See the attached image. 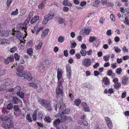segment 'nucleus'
I'll return each instance as SVG.
<instances>
[{"instance_id":"5fc2aeb1","label":"nucleus","mask_w":129,"mask_h":129,"mask_svg":"<svg viewBox=\"0 0 129 129\" xmlns=\"http://www.w3.org/2000/svg\"><path fill=\"white\" fill-rule=\"evenodd\" d=\"M108 75L109 76L112 75L113 76H115L114 74H112V71L111 70H110L108 72Z\"/></svg>"},{"instance_id":"79ce46f5","label":"nucleus","mask_w":129,"mask_h":129,"mask_svg":"<svg viewBox=\"0 0 129 129\" xmlns=\"http://www.w3.org/2000/svg\"><path fill=\"white\" fill-rule=\"evenodd\" d=\"M44 120L45 121L48 122H50L51 121V119L48 116H46L45 117Z\"/></svg>"},{"instance_id":"603ef678","label":"nucleus","mask_w":129,"mask_h":129,"mask_svg":"<svg viewBox=\"0 0 129 129\" xmlns=\"http://www.w3.org/2000/svg\"><path fill=\"white\" fill-rule=\"evenodd\" d=\"M105 19L103 17H101L100 19L99 22L101 24H103L105 21Z\"/></svg>"},{"instance_id":"3c124183","label":"nucleus","mask_w":129,"mask_h":129,"mask_svg":"<svg viewBox=\"0 0 129 129\" xmlns=\"http://www.w3.org/2000/svg\"><path fill=\"white\" fill-rule=\"evenodd\" d=\"M122 50L124 53H127L128 52V49L125 46H124L122 48Z\"/></svg>"},{"instance_id":"f03ea898","label":"nucleus","mask_w":129,"mask_h":129,"mask_svg":"<svg viewBox=\"0 0 129 129\" xmlns=\"http://www.w3.org/2000/svg\"><path fill=\"white\" fill-rule=\"evenodd\" d=\"M54 16V14L52 13L45 16L42 23L44 24H46L48 21L51 20Z\"/></svg>"},{"instance_id":"a18cd8bd","label":"nucleus","mask_w":129,"mask_h":129,"mask_svg":"<svg viewBox=\"0 0 129 129\" xmlns=\"http://www.w3.org/2000/svg\"><path fill=\"white\" fill-rule=\"evenodd\" d=\"M1 126L2 127H3V128L5 129H9L7 124H6L5 123H3L2 124Z\"/></svg>"},{"instance_id":"cd10ccee","label":"nucleus","mask_w":129,"mask_h":129,"mask_svg":"<svg viewBox=\"0 0 129 129\" xmlns=\"http://www.w3.org/2000/svg\"><path fill=\"white\" fill-rule=\"evenodd\" d=\"M114 86L115 88H119L121 86L120 83L119 82H117L114 84Z\"/></svg>"},{"instance_id":"49530a36","label":"nucleus","mask_w":129,"mask_h":129,"mask_svg":"<svg viewBox=\"0 0 129 129\" xmlns=\"http://www.w3.org/2000/svg\"><path fill=\"white\" fill-rule=\"evenodd\" d=\"M58 21L59 23L62 24L64 22V20L61 18H59Z\"/></svg>"},{"instance_id":"4be33fe9","label":"nucleus","mask_w":129,"mask_h":129,"mask_svg":"<svg viewBox=\"0 0 129 129\" xmlns=\"http://www.w3.org/2000/svg\"><path fill=\"white\" fill-rule=\"evenodd\" d=\"M7 125L9 129L13 127L14 126L13 122L11 120H10L9 123H8Z\"/></svg>"},{"instance_id":"0e129e2a","label":"nucleus","mask_w":129,"mask_h":129,"mask_svg":"<svg viewBox=\"0 0 129 129\" xmlns=\"http://www.w3.org/2000/svg\"><path fill=\"white\" fill-rule=\"evenodd\" d=\"M106 33L107 35L108 36H110L112 34L111 29L107 30Z\"/></svg>"},{"instance_id":"864d4df0","label":"nucleus","mask_w":129,"mask_h":129,"mask_svg":"<svg viewBox=\"0 0 129 129\" xmlns=\"http://www.w3.org/2000/svg\"><path fill=\"white\" fill-rule=\"evenodd\" d=\"M3 44L5 43H9V42L8 40L6 39H2Z\"/></svg>"},{"instance_id":"37998d69","label":"nucleus","mask_w":129,"mask_h":129,"mask_svg":"<svg viewBox=\"0 0 129 129\" xmlns=\"http://www.w3.org/2000/svg\"><path fill=\"white\" fill-rule=\"evenodd\" d=\"M42 117V114L40 112H39L38 116V119L40 120H41L43 118Z\"/></svg>"},{"instance_id":"a19ab883","label":"nucleus","mask_w":129,"mask_h":129,"mask_svg":"<svg viewBox=\"0 0 129 129\" xmlns=\"http://www.w3.org/2000/svg\"><path fill=\"white\" fill-rule=\"evenodd\" d=\"M124 22L129 25V18L127 17H126L125 18Z\"/></svg>"},{"instance_id":"f3484780","label":"nucleus","mask_w":129,"mask_h":129,"mask_svg":"<svg viewBox=\"0 0 129 129\" xmlns=\"http://www.w3.org/2000/svg\"><path fill=\"white\" fill-rule=\"evenodd\" d=\"M122 84L124 85L126 84L128 80V78L127 76H124L122 78Z\"/></svg>"},{"instance_id":"f8f14e48","label":"nucleus","mask_w":129,"mask_h":129,"mask_svg":"<svg viewBox=\"0 0 129 129\" xmlns=\"http://www.w3.org/2000/svg\"><path fill=\"white\" fill-rule=\"evenodd\" d=\"M38 68L41 72H43L44 71V65L41 63H39L38 64Z\"/></svg>"},{"instance_id":"338daca9","label":"nucleus","mask_w":129,"mask_h":129,"mask_svg":"<svg viewBox=\"0 0 129 129\" xmlns=\"http://www.w3.org/2000/svg\"><path fill=\"white\" fill-rule=\"evenodd\" d=\"M82 123V125H83L85 126H87L88 125V123L86 121H83Z\"/></svg>"},{"instance_id":"4468645a","label":"nucleus","mask_w":129,"mask_h":129,"mask_svg":"<svg viewBox=\"0 0 129 129\" xmlns=\"http://www.w3.org/2000/svg\"><path fill=\"white\" fill-rule=\"evenodd\" d=\"M63 90L59 87H57L56 89V93L57 97L60 94H62Z\"/></svg>"},{"instance_id":"8fccbe9b","label":"nucleus","mask_w":129,"mask_h":129,"mask_svg":"<svg viewBox=\"0 0 129 129\" xmlns=\"http://www.w3.org/2000/svg\"><path fill=\"white\" fill-rule=\"evenodd\" d=\"M114 49H115V51L117 53L121 51V49L118 48L117 47H114Z\"/></svg>"},{"instance_id":"bf43d9fd","label":"nucleus","mask_w":129,"mask_h":129,"mask_svg":"<svg viewBox=\"0 0 129 129\" xmlns=\"http://www.w3.org/2000/svg\"><path fill=\"white\" fill-rule=\"evenodd\" d=\"M6 73L5 70H3L0 71V76L4 75Z\"/></svg>"},{"instance_id":"a878e982","label":"nucleus","mask_w":129,"mask_h":129,"mask_svg":"<svg viewBox=\"0 0 129 129\" xmlns=\"http://www.w3.org/2000/svg\"><path fill=\"white\" fill-rule=\"evenodd\" d=\"M69 112V110L68 109H67L65 108V109H64L62 111L61 113L62 115L64 114H68Z\"/></svg>"},{"instance_id":"aec40b11","label":"nucleus","mask_w":129,"mask_h":129,"mask_svg":"<svg viewBox=\"0 0 129 129\" xmlns=\"http://www.w3.org/2000/svg\"><path fill=\"white\" fill-rule=\"evenodd\" d=\"M61 123L60 120V118H58L57 119L55 120L53 122V124L56 126L60 123Z\"/></svg>"},{"instance_id":"f257e3e1","label":"nucleus","mask_w":129,"mask_h":129,"mask_svg":"<svg viewBox=\"0 0 129 129\" xmlns=\"http://www.w3.org/2000/svg\"><path fill=\"white\" fill-rule=\"evenodd\" d=\"M38 102L42 106L48 110L50 111L52 110L50 102L46 100L43 99H38Z\"/></svg>"},{"instance_id":"9b49d317","label":"nucleus","mask_w":129,"mask_h":129,"mask_svg":"<svg viewBox=\"0 0 129 129\" xmlns=\"http://www.w3.org/2000/svg\"><path fill=\"white\" fill-rule=\"evenodd\" d=\"M83 108V110L85 111H90V110L86 103L84 102H82L81 104Z\"/></svg>"},{"instance_id":"a211bd4d","label":"nucleus","mask_w":129,"mask_h":129,"mask_svg":"<svg viewBox=\"0 0 129 129\" xmlns=\"http://www.w3.org/2000/svg\"><path fill=\"white\" fill-rule=\"evenodd\" d=\"M1 119L2 121H8L10 120V119L9 117L3 115L1 117Z\"/></svg>"},{"instance_id":"393cba45","label":"nucleus","mask_w":129,"mask_h":129,"mask_svg":"<svg viewBox=\"0 0 129 129\" xmlns=\"http://www.w3.org/2000/svg\"><path fill=\"white\" fill-rule=\"evenodd\" d=\"M75 104L77 106H78L81 103V101L79 99H76L74 102Z\"/></svg>"},{"instance_id":"680f3d73","label":"nucleus","mask_w":129,"mask_h":129,"mask_svg":"<svg viewBox=\"0 0 129 129\" xmlns=\"http://www.w3.org/2000/svg\"><path fill=\"white\" fill-rule=\"evenodd\" d=\"M71 72H67V78L70 79V78L71 76Z\"/></svg>"},{"instance_id":"0eeeda50","label":"nucleus","mask_w":129,"mask_h":129,"mask_svg":"<svg viewBox=\"0 0 129 129\" xmlns=\"http://www.w3.org/2000/svg\"><path fill=\"white\" fill-rule=\"evenodd\" d=\"M62 114H61L60 113H59L57 114H56L55 115V117H58L60 116L61 117L59 118H60V120L61 122H64L66 120V116L63 115L61 116Z\"/></svg>"},{"instance_id":"e2e57ef3","label":"nucleus","mask_w":129,"mask_h":129,"mask_svg":"<svg viewBox=\"0 0 129 129\" xmlns=\"http://www.w3.org/2000/svg\"><path fill=\"white\" fill-rule=\"evenodd\" d=\"M26 11V10L25 9H23L21 10L20 11L21 14V15H23L25 14Z\"/></svg>"},{"instance_id":"72a5a7b5","label":"nucleus","mask_w":129,"mask_h":129,"mask_svg":"<svg viewBox=\"0 0 129 129\" xmlns=\"http://www.w3.org/2000/svg\"><path fill=\"white\" fill-rule=\"evenodd\" d=\"M26 118L27 120L29 122H31L32 121L31 118L30 116V115L29 114H28L27 115L26 117Z\"/></svg>"},{"instance_id":"6ab92c4d","label":"nucleus","mask_w":129,"mask_h":129,"mask_svg":"<svg viewBox=\"0 0 129 129\" xmlns=\"http://www.w3.org/2000/svg\"><path fill=\"white\" fill-rule=\"evenodd\" d=\"M62 3L63 5H64L71 6L72 5L71 3H69V2L68 1V0H64Z\"/></svg>"},{"instance_id":"b1692460","label":"nucleus","mask_w":129,"mask_h":129,"mask_svg":"<svg viewBox=\"0 0 129 129\" xmlns=\"http://www.w3.org/2000/svg\"><path fill=\"white\" fill-rule=\"evenodd\" d=\"M17 95L21 98H23L24 97V93L22 92H19L17 91Z\"/></svg>"},{"instance_id":"774afa93","label":"nucleus","mask_w":129,"mask_h":129,"mask_svg":"<svg viewBox=\"0 0 129 129\" xmlns=\"http://www.w3.org/2000/svg\"><path fill=\"white\" fill-rule=\"evenodd\" d=\"M126 91H124L122 93L121 95V97L123 98H124L126 96Z\"/></svg>"},{"instance_id":"39448f33","label":"nucleus","mask_w":129,"mask_h":129,"mask_svg":"<svg viewBox=\"0 0 129 129\" xmlns=\"http://www.w3.org/2000/svg\"><path fill=\"white\" fill-rule=\"evenodd\" d=\"M58 112H62V111L65 109V105L62 101H59L58 103Z\"/></svg>"},{"instance_id":"e433bc0d","label":"nucleus","mask_w":129,"mask_h":129,"mask_svg":"<svg viewBox=\"0 0 129 129\" xmlns=\"http://www.w3.org/2000/svg\"><path fill=\"white\" fill-rule=\"evenodd\" d=\"M85 86H86L87 88H90L92 89V87L91 85L89 84H87L86 83H84L83 84Z\"/></svg>"},{"instance_id":"58836bf2","label":"nucleus","mask_w":129,"mask_h":129,"mask_svg":"<svg viewBox=\"0 0 129 129\" xmlns=\"http://www.w3.org/2000/svg\"><path fill=\"white\" fill-rule=\"evenodd\" d=\"M32 119L34 121H35L37 119L36 113L35 112L33 114L32 116Z\"/></svg>"},{"instance_id":"9d476101","label":"nucleus","mask_w":129,"mask_h":129,"mask_svg":"<svg viewBox=\"0 0 129 129\" xmlns=\"http://www.w3.org/2000/svg\"><path fill=\"white\" fill-rule=\"evenodd\" d=\"M12 102L13 104H17L21 102V101L18 98L16 97H14L12 98Z\"/></svg>"},{"instance_id":"69168bd1","label":"nucleus","mask_w":129,"mask_h":129,"mask_svg":"<svg viewBox=\"0 0 129 129\" xmlns=\"http://www.w3.org/2000/svg\"><path fill=\"white\" fill-rule=\"evenodd\" d=\"M81 47L83 49H85L86 48V45L84 44H82L81 45Z\"/></svg>"},{"instance_id":"c85d7f7f","label":"nucleus","mask_w":129,"mask_h":129,"mask_svg":"<svg viewBox=\"0 0 129 129\" xmlns=\"http://www.w3.org/2000/svg\"><path fill=\"white\" fill-rule=\"evenodd\" d=\"M71 46V47L72 48H74L76 46V43L74 41H72L70 42Z\"/></svg>"},{"instance_id":"6e6d98bb","label":"nucleus","mask_w":129,"mask_h":129,"mask_svg":"<svg viewBox=\"0 0 129 129\" xmlns=\"http://www.w3.org/2000/svg\"><path fill=\"white\" fill-rule=\"evenodd\" d=\"M29 21L30 20H29V18H27L23 23L25 25V26H26L29 23Z\"/></svg>"},{"instance_id":"2eb2a0df","label":"nucleus","mask_w":129,"mask_h":129,"mask_svg":"<svg viewBox=\"0 0 129 129\" xmlns=\"http://www.w3.org/2000/svg\"><path fill=\"white\" fill-rule=\"evenodd\" d=\"M49 31V29H46L41 34V38H44L45 36L47 35Z\"/></svg>"},{"instance_id":"20e7f679","label":"nucleus","mask_w":129,"mask_h":129,"mask_svg":"<svg viewBox=\"0 0 129 129\" xmlns=\"http://www.w3.org/2000/svg\"><path fill=\"white\" fill-rule=\"evenodd\" d=\"M15 34V36L19 40H21L22 38H23V34L21 33L20 31H15L14 30V32L13 31L12 34L13 35H14Z\"/></svg>"},{"instance_id":"dca6fc26","label":"nucleus","mask_w":129,"mask_h":129,"mask_svg":"<svg viewBox=\"0 0 129 129\" xmlns=\"http://www.w3.org/2000/svg\"><path fill=\"white\" fill-rule=\"evenodd\" d=\"M81 31L83 33H85L87 35L89 34L90 31V29L87 27L82 29Z\"/></svg>"},{"instance_id":"4d7b16f0","label":"nucleus","mask_w":129,"mask_h":129,"mask_svg":"<svg viewBox=\"0 0 129 129\" xmlns=\"http://www.w3.org/2000/svg\"><path fill=\"white\" fill-rule=\"evenodd\" d=\"M27 52L29 55H31L33 53V50L31 49H27Z\"/></svg>"},{"instance_id":"423d86ee","label":"nucleus","mask_w":129,"mask_h":129,"mask_svg":"<svg viewBox=\"0 0 129 129\" xmlns=\"http://www.w3.org/2000/svg\"><path fill=\"white\" fill-rule=\"evenodd\" d=\"M16 27L17 29L19 30H23V29H24V32H25V33H26V29L27 27L23 23H19L16 25Z\"/></svg>"},{"instance_id":"5701e85b","label":"nucleus","mask_w":129,"mask_h":129,"mask_svg":"<svg viewBox=\"0 0 129 129\" xmlns=\"http://www.w3.org/2000/svg\"><path fill=\"white\" fill-rule=\"evenodd\" d=\"M64 38L62 36H60L58 38V41L59 42L62 43L64 41Z\"/></svg>"},{"instance_id":"1a4fd4ad","label":"nucleus","mask_w":129,"mask_h":129,"mask_svg":"<svg viewBox=\"0 0 129 129\" xmlns=\"http://www.w3.org/2000/svg\"><path fill=\"white\" fill-rule=\"evenodd\" d=\"M14 60V59L13 56H10L8 57L7 59L5 60L4 62L6 64H8L10 62L13 61Z\"/></svg>"},{"instance_id":"4c0bfd02","label":"nucleus","mask_w":129,"mask_h":129,"mask_svg":"<svg viewBox=\"0 0 129 129\" xmlns=\"http://www.w3.org/2000/svg\"><path fill=\"white\" fill-rule=\"evenodd\" d=\"M18 9H16L15 11H14L12 12L11 15H15L18 14Z\"/></svg>"},{"instance_id":"de8ad7c7","label":"nucleus","mask_w":129,"mask_h":129,"mask_svg":"<svg viewBox=\"0 0 129 129\" xmlns=\"http://www.w3.org/2000/svg\"><path fill=\"white\" fill-rule=\"evenodd\" d=\"M29 85L30 86L34 87L35 88H37L38 87V86L37 84L33 83H30Z\"/></svg>"},{"instance_id":"c756f323","label":"nucleus","mask_w":129,"mask_h":129,"mask_svg":"<svg viewBox=\"0 0 129 129\" xmlns=\"http://www.w3.org/2000/svg\"><path fill=\"white\" fill-rule=\"evenodd\" d=\"M62 77L61 73L60 71H58L57 73V77L58 80L60 79Z\"/></svg>"},{"instance_id":"f704fd0d","label":"nucleus","mask_w":129,"mask_h":129,"mask_svg":"<svg viewBox=\"0 0 129 129\" xmlns=\"http://www.w3.org/2000/svg\"><path fill=\"white\" fill-rule=\"evenodd\" d=\"M17 48L15 46L11 48L10 50V52H11L14 53L17 50Z\"/></svg>"},{"instance_id":"6e6552de","label":"nucleus","mask_w":129,"mask_h":129,"mask_svg":"<svg viewBox=\"0 0 129 129\" xmlns=\"http://www.w3.org/2000/svg\"><path fill=\"white\" fill-rule=\"evenodd\" d=\"M23 74V77L25 79L28 80H31L32 77L31 76V74L29 72L26 73L24 72Z\"/></svg>"},{"instance_id":"ea45409f","label":"nucleus","mask_w":129,"mask_h":129,"mask_svg":"<svg viewBox=\"0 0 129 129\" xmlns=\"http://www.w3.org/2000/svg\"><path fill=\"white\" fill-rule=\"evenodd\" d=\"M13 105L11 103L8 104L7 105V108L9 110L13 108Z\"/></svg>"},{"instance_id":"ddd939ff","label":"nucleus","mask_w":129,"mask_h":129,"mask_svg":"<svg viewBox=\"0 0 129 129\" xmlns=\"http://www.w3.org/2000/svg\"><path fill=\"white\" fill-rule=\"evenodd\" d=\"M23 69H18L16 72L17 74L19 76L23 77V74H24V72H23Z\"/></svg>"},{"instance_id":"7c9ffc66","label":"nucleus","mask_w":129,"mask_h":129,"mask_svg":"<svg viewBox=\"0 0 129 129\" xmlns=\"http://www.w3.org/2000/svg\"><path fill=\"white\" fill-rule=\"evenodd\" d=\"M80 53L82 56H85L86 55V52L85 50L82 49L81 50Z\"/></svg>"},{"instance_id":"c9c22d12","label":"nucleus","mask_w":129,"mask_h":129,"mask_svg":"<svg viewBox=\"0 0 129 129\" xmlns=\"http://www.w3.org/2000/svg\"><path fill=\"white\" fill-rule=\"evenodd\" d=\"M14 110L16 111H17L19 110V106L18 105H14L13 107Z\"/></svg>"},{"instance_id":"473e14b6","label":"nucleus","mask_w":129,"mask_h":129,"mask_svg":"<svg viewBox=\"0 0 129 129\" xmlns=\"http://www.w3.org/2000/svg\"><path fill=\"white\" fill-rule=\"evenodd\" d=\"M96 40V38L94 37L91 36L89 38V41L90 42H92L95 41Z\"/></svg>"},{"instance_id":"09e8293b","label":"nucleus","mask_w":129,"mask_h":129,"mask_svg":"<svg viewBox=\"0 0 129 129\" xmlns=\"http://www.w3.org/2000/svg\"><path fill=\"white\" fill-rule=\"evenodd\" d=\"M122 71V69L121 68H119L116 70V73L119 75L121 73V72Z\"/></svg>"},{"instance_id":"7ed1b4c3","label":"nucleus","mask_w":129,"mask_h":129,"mask_svg":"<svg viewBox=\"0 0 129 129\" xmlns=\"http://www.w3.org/2000/svg\"><path fill=\"white\" fill-rule=\"evenodd\" d=\"M82 63L84 66L88 67L91 65V61L90 59L86 58L83 60Z\"/></svg>"},{"instance_id":"2f4dec72","label":"nucleus","mask_w":129,"mask_h":129,"mask_svg":"<svg viewBox=\"0 0 129 129\" xmlns=\"http://www.w3.org/2000/svg\"><path fill=\"white\" fill-rule=\"evenodd\" d=\"M20 56L18 54L15 53L14 55V57L16 60H18L20 58Z\"/></svg>"},{"instance_id":"c03bdc74","label":"nucleus","mask_w":129,"mask_h":129,"mask_svg":"<svg viewBox=\"0 0 129 129\" xmlns=\"http://www.w3.org/2000/svg\"><path fill=\"white\" fill-rule=\"evenodd\" d=\"M13 0H7L6 2L7 6L9 7L10 5L11 4Z\"/></svg>"},{"instance_id":"412c9836","label":"nucleus","mask_w":129,"mask_h":129,"mask_svg":"<svg viewBox=\"0 0 129 129\" xmlns=\"http://www.w3.org/2000/svg\"><path fill=\"white\" fill-rule=\"evenodd\" d=\"M103 81L104 83L106 85H108L109 84L110 82L109 81L108 78L107 77H105L103 79Z\"/></svg>"},{"instance_id":"bb28decb","label":"nucleus","mask_w":129,"mask_h":129,"mask_svg":"<svg viewBox=\"0 0 129 129\" xmlns=\"http://www.w3.org/2000/svg\"><path fill=\"white\" fill-rule=\"evenodd\" d=\"M39 42V44H38V45H37L36 46V49H40V48H41L42 47V43L41 41Z\"/></svg>"},{"instance_id":"052dcab7","label":"nucleus","mask_w":129,"mask_h":129,"mask_svg":"<svg viewBox=\"0 0 129 129\" xmlns=\"http://www.w3.org/2000/svg\"><path fill=\"white\" fill-rule=\"evenodd\" d=\"M107 125L109 128L111 129L112 127V121L107 123Z\"/></svg>"},{"instance_id":"13d9d810","label":"nucleus","mask_w":129,"mask_h":129,"mask_svg":"<svg viewBox=\"0 0 129 129\" xmlns=\"http://www.w3.org/2000/svg\"><path fill=\"white\" fill-rule=\"evenodd\" d=\"M67 71V72H71V68L69 65H67L66 66Z\"/></svg>"}]
</instances>
